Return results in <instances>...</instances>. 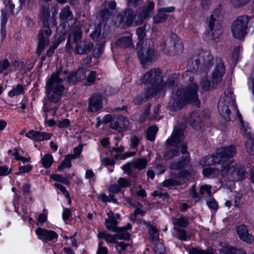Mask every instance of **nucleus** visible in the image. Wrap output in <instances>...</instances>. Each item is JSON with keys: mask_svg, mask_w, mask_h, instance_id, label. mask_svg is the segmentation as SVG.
I'll list each match as a JSON object with an SVG mask.
<instances>
[{"mask_svg": "<svg viewBox=\"0 0 254 254\" xmlns=\"http://www.w3.org/2000/svg\"><path fill=\"white\" fill-rule=\"evenodd\" d=\"M221 17V10L216 9L213 11L208 19V28L213 39L218 38L222 34L221 25L219 22Z\"/></svg>", "mask_w": 254, "mask_h": 254, "instance_id": "nucleus-7", "label": "nucleus"}, {"mask_svg": "<svg viewBox=\"0 0 254 254\" xmlns=\"http://www.w3.org/2000/svg\"><path fill=\"white\" fill-rule=\"evenodd\" d=\"M75 159V156L72 154H68L65 157V158L61 165L58 168V170L63 171L64 168H70L71 167V160Z\"/></svg>", "mask_w": 254, "mask_h": 254, "instance_id": "nucleus-31", "label": "nucleus"}, {"mask_svg": "<svg viewBox=\"0 0 254 254\" xmlns=\"http://www.w3.org/2000/svg\"><path fill=\"white\" fill-rule=\"evenodd\" d=\"M160 46L161 50L167 54L171 53L173 51L176 53H181L184 47L182 41L175 35L173 36V40L161 44Z\"/></svg>", "mask_w": 254, "mask_h": 254, "instance_id": "nucleus-14", "label": "nucleus"}, {"mask_svg": "<svg viewBox=\"0 0 254 254\" xmlns=\"http://www.w3.org/2000/svg\"><path fill=\"white\" fill-rule=\"evenodd\" d=\"M86 70L84 68H79L75 73H70L67 76L69 82L74 83L76 81L83 80L86 77Z\"/></svg>", "mask_w": 254, "mask_h": 254, "instance_id": "nucleus-22", "label": "nucleus"}, {"mask_svg": "<svg viewBox=\"0 0 254 254\" xmlns=\"http://www.w3.org/2000/svg\"><path fill=\"white\" fill-rule=\"evenodd\" d=\"M11 172V169L6 166H0V176H7Z\"/></svg>", "mask_w": 254, "mask_h": 254, "instance_id": "nucleus-52", "label": "nucleus"}, {"mask_svg": "<svg viewBox=\"0 0 254 254\" xmlns=\"http://www.w3.org/2000/svg\"><path fill=\"white\" fill-rule=\"evenodd\" d=\"M176 181L172 179H168L163 182V185L165 187H168L172 186L177 185Z\"/></svg>", "mask_w": 254, "mask_h": 254, "instance_id": "nucleus-62", "label": "nucleus"}, {"mask_svg": "<svg viewBox=\"0 0 254 254\" xmlns=\"http://www.w3.org/2000/svg\"><path fill=\"white\" fill-rule=\"evenodd\" d=\"M223 64L220 61L213 74V84L211 85L206 78L203 79L200 82L202 90L204 91L210 90L214 87V82L217 83L221 80V77L225 73Z\"/></svg>", "mask_w": 254, "mask_h": 254, "instance_id": "nucleus-13", "label": "nucleus"}, {"mask_svg": "<svg viewBox=\"0 0 254 254\" xmlns=\"http://www.w3.org/2000/svg\"><path fill=\"white\" fill-rule=\"evenodd\" d=\"M128 120L124 117H118L114 118L111 123L110 127L112 128L117 130L119 132L127 129L128 126Z\"/></svg>", "mask_w": 254, "mask_h": 254, "instance_id": "nucleus-18", "label": "nucleus"}, {"mask_svg": "<svg viewBox=\"0 0 254 254\" xmlns=\"http://www.w3.org/2000/svg\"><path fill=\"white\" fill-rule=\"evenodd\" d=\"M140 138L133 135L130 137V146L132 148H135L138 144Z\"/></svg>", "mask_w": 254, "mask_h": 254, "instance_id": "nucleus-54", "label": "nucleus"}, {"mask_svg": "<svg viewBox=\"0 0 254 254\" xmlns=\"http://www.w3.org/2000/svg\"><path fill=\"white\" fill-rule=\"evenodd\" d=\"M239 238L247 243H252L254 241V238L248 233L247 228L245 225H241L237 229Z\"/></svg>", "mask_w": 254, "mask_h": 254, "instance_id": "nucleus-20", "label": "nucleus"}, {"mask_svg": "<svg viewBox=\"0 0 254 254\" xmlns=\"http://www.w3.org/2000/svg\"><path fill=\"white\" fill-rule=\"evenodd\" d=\"M51 178L54 181L62 183L65 185H69V181L65 178L62 177L61 175L58 174H54L51 176Z\"/></svg>", "mask_w": 254, "mask_h": 254, "instance_id": "nucleus-38", "label": "nucleus"}, {"mask_svg": "<svg viewBox=\"0 0 254 254\" xmlns=\"http://www.w3.org/2000/svg\"><path fill=\"white\" fill-rule=\"evenodd\" d=\"M69 120L66 119H64L62 121H59L57 124V126L60 128H65L67 127L69 125Z\"/></svg>", "mask_w": 254, "mask_h": 254, "instance_id": "nucleus-56", "label": "nucleus"}, {"mask_svg": "<svg viewBox=\"0 0 254 254\" xmlns=\"http://www.w3.org/2000/svg\"><path fill=\"white\" fill-rule=\"evenodd\" d=\"M131 227V225L128 223L125 227H120L116 234L112 235L105 232H100L98 237L99 238L104 239L108 243L115 244L118 239L126 240L129 238L130 234L127 230L130 229Z\"/></svg>", "mask_w": 254, "mask_h": 254, "instance_id": "nucleus-8", "label": "nucleus"}, {"mask_svg": "<svg viewBox=\"0 0 254 254\" xmlns=\"http://www.w3.org/2000/svg\"><path fill=\"white\" fill-rule=\"evenodd\" d=\"M100 36V31H98L97 29L95 30L93 32L90 34V37L95 40L98 41Z\"/></svg>", "mask_w": 254, "mask_h": 254, "instance_id": "nucleus-63", "label": "nucleus"}, {"mask_svg": "<svg viewBox=\"0 0 254 254\" xmlns=\"http://www.w3.org/2000/svg\"><path fill=\"white\" fill-rule=\"evenodd\" d=\"M177 235L178 238L182 240L186 241L188 240V237L184 230L178 229Z\"/></svg>", "mask_w": 254, "mask_h": 254, "instance_id": "nucleus-59", "label": "nucleus"}, {"mask_svg": "<svg viewBox=\"0 0 254 254\" xmlns=\"http://www.w3.org/2000/svg\"><path fill=\"white\" fill-rule=\"evenodd\" d=\"M19 7L16 9V13H17L21 9L23 8L28 7L30 0H18Z\"/></svg>", "mask_w": 254, "mask_h": 254, "instance_id": "nucleus-45", "label": "nucleus"}, {"mask_svg": "<svg viewBox=\"0 0 254 254\" xmlns=\"http://www.w3.org/2000/svg\"><path fill=\"white\" fill-rule=\"evenodd\" d=\"M175 10V8L174 6L158 9L157 14L153 17V22L154 24L164 22L168 18V15L166 13H171L174 11Z\"/></svg>", "mask_w": 254, "mask_h": 254, "instance_id": "nucleus-17", "label": "nucleus"}, {"mask_svg": "<svg viewBox=\"0 0 254 254\" xmlns=\"http://www.w3.org/2000/svg\"><path fill=\"white\" fill-rule=\"evenodd\" d=\"M134 165V167L139 170L144 168L147 163V161L145 158H142L136 160L134 162H132Z\"/></svg>", "mask_w": 254, "mask_h": 254, "instance_id": "nucleus-35", "label": "nucleus"}, {"mask_svg": "<svg viewBox=\"0 0 254 254\" xmlns=\"http://www.w3.org/2000/svg\"><path fill=\"white\" fill-rule=\"evenodd\" d=\"M149 233L150 238L152 241H156L159 237V233L158 230L156 228L151 227L150 228L149 230Z\"/></svg>", "mask_w": 254, "mask_h": 254, "instance_id": "nucleus-41", "label": "nucleus"}, {"mask_svg": "<svg viewBox=\"0 0 254 254\" xmlns=\"http://www.w3.org/2000/svg\"><path fill=\"white\" fill-rule=\"evenodd\" d=\"M154 4L148 1L143 7L141 12L137 16L138 21L135 20L136 16L130 9L119 11L116 8V3L114 0L105 1L101 7V14L104 19L110 18L118 26L125 27L133 26L142 22L145 18L150 17L153 14Z\"/></svg>", "mask_w": 254, "mask_h": 254, "instance_id": "nucleus-2", "label": "nucleus"}, {"mask_svg": "<svg viewBox=\"0 0 254 254\" xmlns=\"http://www.w3.org/2000/svg\"><path fill=\"white\" fill-rule=\"evenodd\" d=\"M249 21V17L247 15H242L238 17L231 27L234 37L239 39H242L245 37L247 34V24Z\"/></svg>", "mask_w": 254, "mask_h": 254, "instance_id": "nucleus-10", "label": "nucleus"}, {"mask_svg": "<svg viewBox=\"0 0 254 254\" xmlns=\"http://www.w3.org/2000/svg\"><path fill=\"white\" fill-rule=\"evenodd\" d=\"M21 190L23 195H29L30 193V185L28 184H24L21 188Z\"/></svg>", "mask_w": 254, "mask_h": 254, "instance_id": "nucleus-51", "label": "nucleus"}, {"mask_svg": "<svg viewBox=\"0 0 254 254\" xmlns=\"http://www.w3.org/2000/svg\"><path fill=\"white\" fill-rule=\"evenodd\" d=\"M234 100L233 98V94L230 92L229 96L226 94L221 97L219 101L218 108L220 114L226 121L230 120V111L228 108L229 105H234Z\"/></svg>", "mask_w": 254, "mask_h": 254, "instance_id": "nucleus-12", "label": "nucleus"}, {"mask_svg": "<svg viewBox=\"0 0 254 254\" xmlns=\"http://www.w3.org/2000/svg\"><path fill=\"white\" fill-rule=\"evenodd\" d=\"M102 108L101 97L99 96H92L89 100L88 110L95 112Z\"/></svg>", "mask_w": 254, "mask_h": 254, "instance_id": "nucleus-21", "label": "nucleus"}, {"mask_svg": "<svg viewBox=\"0 0 254 254\" xmlns=\"http://www.w3.org/2000/svg\"><path fill=\"white\" fill-rule=\"evenodd\" d=\"M32 166H31V165L20 166L18 167V172L16 173L15 174L17 175H19L21 174L28 173L32 170Z\"/></svg>", "mask_w": 254, "mask_h": 254, "instance_id": "nucleus-40", "label": "nucleus"}, {"mask_svg": "<svg viewBox=\"0 0 254 254\" xmlns=\"http://www.w3.org/2000/svg\"><path fill=\"white\" fill-rule=\"evenodd\" d=\"M4 7L1 10V34L3 36H5V29L6 23L10 14H16V11H14L15 4L12 0H4L3 2Z\"/></svg>", "mask_w": 254, "mask_h": 254, "instance_id": "nucleus-15", "label": "nucleus"}, {"mask_svg": "<svg viewBox=\"0 0 254 254\" xmlns=\"http://www.w3.org/2000/svg\"><path fill=\"white\" fill-rule=\"evenodd\" d=\"M118 183L120 188L127 187L130 186V181L125 178H120L118 181Z\"/></svg>", "mask_w": 254, "mask_h": 254, "instance_id": "nucleus-48", "label": "nucleus"}, {"mask_svg": "<svg viewBox=\"0 0 254 254\" xmlns=\"http://www.w3.org/2000/svg\"><path fill=\"white\" fill-rule=\"evenodd\" d=\"M103 242H99L98 243V249L97 252V254H108L107 248L103 247Z\"/></svg>", "mask_w": 254, "mask_h": 254, "instance_id": "nucleus-50", "label": "nucleus"}, {"mask_svg": "<svg viewBox=\"0 0 254 254\" xmlns=\"http://www.w3.org/2000/svg\"><path fill=\"white\" fill-rule=\"evenodd\" d=\"M40 16L41 19L45 24H48L50 21H53L54 17L53 14L50 13L49 5L44 6L40 11Z\"/></svg>", "mask_w": 254, "mask_h": 254, "instance_id": "nucleus-24", "label": "nucleus"}, {"mask_svg": "<svg viewBox=\"0 0 254 254\" xmlns=\"http://www.w3.org/2000/svg\"><path fill=\"white\" fill-rule=\"evenodd\" d=\"M96 73L94 71H90L87 77V81L88 82L92 83L95 81Z\"/></svg>", "mask_w": 254, "mask_h": 254, "instance_id": "nucleus-60", "label": "nucleus"}, {"mask_svg": "<svg viewBox=\"0 0 254 254\" xmlns=\"http://www.w3.org/2000/svg\"><path fill=\"white\" fill-rule=\"evenodd\" d=\"M219 156L216 154L212 156H207L202 158L200 164L202 166L215 165L214 167L205 168L203 170L202 173L205 177L208 178H213L219 176L221 175L223 177H228L233 174L235 170L234 165H232L227 170H225V166L223 164H221Z\"/></svg>", "mask_w": 254, "mask_h": 254, "instance_id": "nucleus-3", "label": "nucleus"}, {"mask_svg": "<svg viewBox=\"0 0 254 254\" xmlns=\"http://www.w3.org/2000/svg\"><path fill=\"white\" fill-rule=\"evenodd\" d=\"M135 154V152H127L125 153L123 155H120V154H117L115 155L114 156L116 158V159H125L129 157L132 156Z\"/></svg>", "mask_w": 254, "mask_h": 254, "instance_id": "nucleus-57", "label": "nucleus"}, {"mask_svg": "<svg viewBox=\"0 0 254 254\" xmlns=\"http://www.w3.org/2000/svg\"><path fill=\"white\" fill-rule=\"evenodd\" d=\"M25 136L34 141H42L50 139L52 134L45 132L31 130L26 133Z\"/></svg>", "mask_w": 254, "mask_h": 254, "instance_id": "nucleus-19", "label": "nucleus"}, {"mask_svg": "<svg viewBox=\"0 0 254 254\" xmlns=\"http://www.w3.org/2000/svg\"><path fill=\"white\" fill-rule=\"evenodd\" d=\"M187 156H186L185 159L182 162L179 163H173L171 165V168L173 169H180L185 167V166L189 164L190 160Z\"/></svg>", "mask_w": 254, "mask_h": 254, "instance_id": "nucleus-36", "label": "nucleus"}, {"mask_svg": "<svg viewBox=\"0 0 254 254\" xmlns=\"http://www.w3.org/2000/svg\"><path fill=\"white\" fill-rule=\"evenodd\" d=\"M35 233L38 239L43 241H55L58 237V235L55 232L41 228H37Z\"/></svg>", "mask_w": 254, "mask_h": 254, "instance_id": "nucleus-16", "label": "nucleus"}, {"mask_svg": "<svg viewBox=\"0 0 254 254\" xmlns=\"http://www.w3.org/2000/svg\"><path fill=\"white\" fill-rule=\"evenodd\" d=\"M53 161V157L50 154H45L41 160L43 167L46 169L50 168L52 165Z\"/></svg>", "mask_w": 254, "mask_h": 254, "instance_id": "nucleus-32", "label": "nucleus"}, {"mask_svg": "<svg viewBox=\"0 0 254 254\" xmlns=\"http://www.w3.org/2000/svg\"><path fill=\"white\" fill-rule=\"evenodd\" d=\"M207 204L210 209L216 210L218 208L217 203L213 198H209L207 200Z\"/></svg>", "mask_w": 254, "mask_h": 254, "instance_id": "nucleus-46", "label": "nucleus"}, {"mask_svg": "<svg viewBox=\"0 0 254 254\" xmlns=\"http://www.w3.org/2000/svg\"><path fill=\"white\" fill-rule=\"evenodd\" d=\"M133 168L134 167L133 162H129L122 167L125 172L128 175L132 172V170Z\"/></svg>", "mask_w": 254, "mask_h": 254, "instance_id": "nucleus-47", "label": "nucleus"}, {"mask_svg": "<svg viewBox=\"0 0 254 254\" xmlns=\"http://www.w3.org/2000/svg\"><path fill=\"white\" fill-rule=\"evenodd\" d=\"M211 187L210 185H201L200 188V193L201 194H204L207 193L208 195L210 196L211 195Z\"/></svg>", "mask_w": 254, "mask_h": 254, "instance_id": "nucleus-42", "label": "nucleus"}, {"mask_svg": "<svg viewBox=\"0 0 254 254\" xmlns=\"http://www.w3.org/2000/svg\"><path fill=\"white\" fill-rule=\"evenodd\" d=\"M81 38V31L80 29L73 31L70 34L67 44L72 41L76 44V52L78 54H86L90 52L92 44L90 43L87 44L84 42H79Z\"/></svg>", "mask_w": 254, "mask_h": 254, "instance_id": "nucleus-11", "label": "nucleus"}, {"mask_svg": "<svg viewBox=\"0 0 254 254\" xmlns=\"http://www.w3.org/2000/svg\"><path fill=\"white\" fill-rule=\"evenodd\" d=\"M71 13L69 7H65L62 10L60 13V17L63 20H66L71 18Z\"/></svg>", "mask_w": 254, "mask_h": 254, "instance_id": "nucleus-39", "label": "nucleus"}, {"mask_svg": "<svg viewBox=\"0 0 254 254\" xmlns=\"http://www.w3.org/2000/svg\"><path fill=\"white\" fill-rule=\"evenodd\" d=\"M184 138V136L180 131L177 130L173 132L171 138L167 140L172 148L166 153L165 156L166 159H169L178 155L179 148H181L182 154L184 155L187 154V148L186 143L183 142Z\"/></svg>", "mask_w": 254, "mask_h": 254, "instance_id": "nucleus-6", "label": "nucleus"}, {"mask_svg": "<svg viewBox=\"0 0 254 254\" xmlns=\"http://www.w3.org/2000/svg\"><path fill=\"white\" fill-rule=\"evenodd\" d=\"M8 153L9 155H12L14 157V159L16 160H19L21 156H22L18 150L16 149H13V150H10L8 151Z\"/></svg>", "mask_w": 254, "mask_h": 254, "instance_id": "nucleus-58", "label": "nucleus"}, {"mask_svg": "<svg viewBox=\"0 0 254 254\" xmlns=\"http://www.w3.org/2000/svg\"><path fill=\"white\" fill-rule=\"evenodd\" d=\"M194 117H195V114H192L190 117L189 122L192 127L196 129L198 124L200 123V119L199 117L196 116V119H193Z\"/></svg>", "mask_w": 254, "mask_h": 254, "instance_id": "nucleus-43", "label": "nucleus"}, {"mask_svg": "<svg viewBox=\"0 0 254 254\" xmlns=\"http://www.w3.org/2000/svg\"><path fill=\"white\" fill-rule=\"evenodd\" d=\"M83 149V146L82 145H78V146L76 147L74 149V153L73 154L75 156V158H78L79 157V155L81 153Z\"/></svg>", "mask_w": 254, "mask_h": 254, "instance_id": "nucleus-61", "label": "nucleus"}, {"mask_svg": "<svg viewBox=\"0 0 254 254\" xmlns=\"http://www.w3.org/2000/svg\"><path fill=\"white\" fill-rule=\"evenodd\" d=\"M26 90V88L24 86L18 84L8 92L7 95L10 98L21 95L25 93Z\"/></svg>", "mask_w": 254, "mask_h": 254, "instance_id": "nucleus-27", "label": "nucleus"}, {"mask_svg": "<svg viewBox=\"0 0 254 254\" xmlns=\"http://www.w3.org/2000/svg\"><path fill=\"white\" fill-rule=\"evenodd\" d=\"M158 130L156 126L150 127L147 131L146 137L148 140L153 141L155 139V135Z\"/></svg>", "mask_w": 254, "mask_h": 254, "instance_id": "nucleus-34", "label": "nucleus"}, {"mask_svg": "<svg viewBox=\"0 0 254 254\" xmlns=\"http://www.w3.org/2000/svg\"><path fill=\"white\" fill-rule=\"evenodd\" d=\"M221 248L220 251L224 254H233L236 253V250L235 248L231 247L229 245L226 243L221 244ZM238 254H246L245 251L242 250H239L237 251Z\"/></svg>", "mask_w": 254, "mask_h": 254, "instance_id": "nucleus-26", "label": "nucleus"}, {"mask_svg": "<svg viewBox=\"0 0 254 254\" xmlns=\"http://www.w3.org/2000/svg\"><path fill=\"white\" fill-rule=\"evenodd\" d=\"M137 49H139L138 55L141 63L144 67H146L156 56L153 49V42L151 40L146 41L142 48L138 46Z\"/></svg>", "mask_w": 254, "mask_h": 254, "instance_id": "nucleus-9", "label": "nucleus"}, {"mask_svg": "<svg viewBox=\"0 0 254 254\" xmlns=\"http://www.w3.org/2000/svg\"><path fill=\"white\" fill-rule=\"evenodd\" d=\"M46 89L48 99L51 102L56 103L60 100L64 87L59 73H53L48 79Z\"/></svg>", "mask_w": 254, "mask_h": 254, "instance_id": "nucleus-5", "label": "nucleus"}, {"mask_svg": "<svg viewBox=\"0 0 254 254\" xmlns=\"http://www.w3.org/2000/svg\"><path fill=\"white\" fill-rule=\"evenodd\" d=\"M10 66V63L7 59L0 61V73Z\"/></svg>", "mask_w": 254, "mask_h": 254, "instance_id": "nucleus-49", "label": "nucleus"}, {"mask_svg": "<svg viewBox=\"0 0 254 254\" xmlns=\"http://www.w3.org/2000/svg\"><path fill=\"white\" fill-rule=\"evenodd\" d=\"M39 42L37 49V53L39 55L44 49L45 47L49 44L48 39L43 37V34L39 35Z\"/></svg>", "mask_w": 254, "mask_h": 254, "instance_id": "nucleus-30", "label": "nucleus"}, {"mask_svg": "<svg viewBox=\"0 0 254 254\" xmlns=\"http://www.w3.org/2000/svg\"><path fill=\"white\" fill-rule=\"evenodd\" d=\"M64 239H65L67 245H71L72 246L75 247H77L76 240L73 236L70 237V238L65 237Z\"/></svg>", "mask_w": 254, "mask_h": 254, "instance_id": "nucleus-53", "label": "nucleus"}, {"mask_svg": "<svg viewBox=\"0 0 254 254\" xmlns=\"http://www.w3.org/2000/svg\"><path fill=\"white\" fill-rule=\"evenodd\" d=\"M39 42L37 49V53L39 55L44 49L45 47L49 44L48 39L43 37V34L39 35Z\"/></svg>", "mask_w": 254, "mask_h": 254, "instance_id": "nucleus-29", "label": "nucleus"}, {"mask_svg": "<svg viewBox=\"0 0 254 254\" xmlns=\"http://www.w3.org/2000/svg\"><path fill=\"white\" fill-rule=\"evenodd\" d=\"M145 213V211L142 210L141 209V208H137L134 211V213L132 215H131L130 216V219L132 221H135V216L137 215H143Z\"/></svg>", "mask_w": 254, "mask_h": 254, "instance_id": "nucleus-55", "label": "nucleus"}, {"mask_svg": "<svg viewBox=\"0 0 254 254\" xmlns=\"http://www.w3.org/2000/svg\"><path fill=\"white\" fill-rule=\"evenodd\" d=\"M131 43V37L130 35L123 36L116 42L117 45L122 48L129 47Z\"/></svg>", "mask_w": 254, "mask_h": 254, "instance_id": "nucleus-28", "label": "nucleus"}, {"mask_svg": "<svg viewBox=\"0 0 254 254\" xmlns=\"http://www.w3.org/2000/svg\"><path fill=\"white\" fill-rule=\"evenodd\" d=\"M173 223L175 226H178L180 227H185L187 226L188 224L187 220L184 217H181L179 219H174Z\"/></svg>", "mask_w": 254, "mask_h": 254, "instance_id": "nucleus-37", "label": "nucleus"}, {"mask_svg": "<svg viewBox=\"0 0 254 254\" xmlns=\"http://www.w3.org/2000/svg\"><path fill=\"white\" fill-rule=\"evenodd\" d=\"M142 81L150 88L148 93L155 96L164 95L168 87L173 88V92L169 102L170 107L172 110H179L188 103L197 106L200 105L197 94V87L194 83L185 89H179L174 87V84L164 83L160 70L157 69L146 73L144 75Z\"/></svg>", "mask_w": 254, "mask_h": 254, "instance_id": "nucleus-1", "label": "nucleus"}, {"mask_svg": "<svg viewBox=\"0 0 254 254\" xmlns=\"http://www.w3.org/2000/svg\"><path fill=\"white\" fill-rule=\"evenodd\" d=\"M189 252L190 254H214L215 252L212 249L205 251L198 248H192L189 250Z\"/></svg>", "mask_w": 254, "mask_h": 254, "instance_id": "nucleus-33", "label": "nucleus"}, {"mask_svg": "<svg viewBox=\"0 0 254 254\" xmlns=\"http://www.w3.org/2000/svg\"><path fill=\"white\" fill-rule=\"evenodd\" d=\"M64 39L65 37L63 34L58 33L56 34L54 40L47 52V56L51 57L54 53L55 50L58 47L60 43L64 41Z\"/></svg>", "mask_w": 254, "mask_h": 254, "instance_id": "nucleus-25", "label": "nucleus"}, {"mask_svg": "<svg viewBox=\"0 0 254 254\" xmlns=\"http://www.w3.org/2000/svg\"><path fill=\"white\" fill-rule=\"evenodd\" d=\"M137 34L139 39H142L145 34V29L143 27H140L137 29Z\"/></svg>", "mask_w": 254, "mask_h": 254, "instance_id": "nucleus-64", "label": "nucleus"}, {"mask_svg": "<svg viewBox=\"0 0 254 254\" xmlns=\"http://www.w3.org/2000/svg\"><path fill=\"white\" fill-rule=\"evenodd\" d=\"M247 151L250 154L254 151V139H249L246 145Z\"/></svg>", "mask_w": 254, "mask_h": 254, "instance_id": "nucleus-44", "label": "nucleus"}, {"mask_svg": "<svg viewBox=\"0 0 254 254\" xmlns=\"http://www.w3.org/2000/svg\"><path fill=\"white\" fill-rule=\"evenodd\" d=\"M108 218L105 220V226L106 228L113 232H117L120 228L117 227V221L115 220L114 214L112 211L107 213Z\"/></svg>", "mask_w": 254, "mask_h": 254, "instance_id": "nucleus-23", "label": "nucleus"}, {"mask_svg": "<svg viewBox=\"0 0 254 254\" xmlns=\"http://www.w3.org/2000/svg\"><path fill=\"white\" fill-rule=\"evenodd\" d=\"M236 153L235 147L231 145L225 148L219 149L216 153L217 156H219L221 164H223L225 166V170H227L232 165H234L235 170L233 174L229 176L228 177L236 181H241L245 178L246 170L244 168H236V164L233 160H229L233 157Z\"/></svg>", "mask_w": 254, "mask_h": 254, "instance_id": "nucleus-4", "label": "nucleus"}]
</instances>
